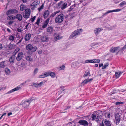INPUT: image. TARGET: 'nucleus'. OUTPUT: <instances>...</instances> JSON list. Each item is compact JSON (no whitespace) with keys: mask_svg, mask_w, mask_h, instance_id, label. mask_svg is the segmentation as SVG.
Instances as JSON below:
<instances>
[{"mask_svg":"<svg viewBox=\"0 0 126 126\" xmlns=\"http://www.w3.org/2000/svg\"><path fill=\"white\" fill-rule=\"evenodd\" d=\"M64 15L63 14L61 13L56 16L55 18V21L56 23L59 24L61 23L64 19Z\"/></svg>","mask_w":126,"mask_h":126,"instance_id":"obj_1","label":"nucleus"},{"mask_svg":"<svg viewBox=\"0 0 126 126\" xmlns=\"http://www.w3.org/2000/svg\"><path fill=\"white\" fill-rule=\"evenodd\" d=\"M82 30L81 29H78L74 31L70 36V38H71L77 35H79L82 32Z\"/></svg>","mask_w":126,"mask_h":126,"instance_id":"obj_2","label":"nucleus"},{"mask_svg":"<svg viewBox=\"0 0 126 126\" xmlns=\"http://www.w3.org/2000/svg\"><path fill=\"white\" fill-rule=\"evenodd\" d=\"M37 48L36 47H33L32 45L30 44L27 45L26 47V48L27 50L30 51L32 52H34L36 51Z\"/></svg>","mask_w":126,"mask_h":126,"instance_id":"obj_3","label":"nucleus"},{"mask_svg":"<svg viewBox=\"0 0 126 126\" xmlns=\"http://www.w3.org/2000/svg\"><path fill=\"white\" fill-rule=\"evenodd\" d=\"M58 6H60V7L62 10H63L67 7V4L66 2H64L63 1H61L58 4Z\"/></svg>","mask_w":126,"mask_h":126,"instance_id":"obj_4","label":"nucleus"},{"mask_svg":"<svg viewBox=\"0 0 126 126\" xmlns=\"http://www.w3.org/2000/svg\"><path fill=\"white\" fill-rule=\"evenodd\" d=\"M115 120L116 122V124L118 125L119 124V123L120 121L121 118L119 114L117 113L115 114Z\"/></svg>","mask_w":126,"mask_h":126,"instance_id":"obj_5","label":"nucleus"},{"mask_svg":"<svg viewBox=\"0 0 126 126\" xmlns=\"http://www.w3.org/2000/svg\"><path fill=\"white\" fill-rule=\"evenodd\" d=\"M92 120H94L95 119L96 121L97 122H98L99 121V117H100L99 115L98 114H97V115L94 114H93L92 115Z\"/></svg>","mask_w":126,"mask_h":126,"instance_id":"obj_6","label":"nucleus"},{"mask_svg":"<svg viewBox=\"0 0 126 126\" xmlns=\"http://www.w3.org/2000/svg\"><path fill=\"white\" fill-rule=\"evenodd\" d=\"M33 98V97H32L28 100H25L24 102L23 103V105H24V104H26L27 105L26 106L27 107L30 104V103L32 100H34Z\"/></svg>","mask_w":126,"mask_h":126,"instance_id":"obj_7","label":"nucleus"},{"mask_svg":"<svg viewBox=\"0 0 126 126\" xmlns=\"http://www.w3.org/2000/svg\"><path fill=\"white\" fill-rule=\"evenodd\" d=\"M23 53L22 52H19L16 58V59L18 61H20L21 60L22 58L23 57Z\"/></svg>","mask_w":126,"mask_h":126,"instance_id":"obj_8","label":"nucleus"},{"mask_svg":"<svg viewBox=\"0 0 126 126\" xmlns=\"http://www.w3.org/2000/svg\"><path fill=\"white\" fill-rule=\"evenodd\" d=\"M78 123L81 125H83L84 126L88 125V124L87 121L84 120H80L78 122Z\"/></svg>","mask_w":126,"mask_h":126,"instance_id":"obj_9","label":"nucleus"},{"mask_svg":"<svg viewBox=\"0 0 126 126\" xmlns=\"http://www.w3.org/2000/svg\"><path fill=\"white\" fill-rule=\"evenodd\" d=\"M120 48L119 46L117 47H112L110 50V51L112 53H114L117 51Z\"/></svg>","mask_w":126,"mask_h":126,"instance_id":"obj_10","label":"nucleus"},{"mask_svg":"<svg viewBox=\"0 0 126 126\" xmlns=\"http://www.w3.org/2000/svg\"><path fill=\"white\" fill-rule=\"evenodd\" d=\"M18 11L16 9H13L8 10V14H15L17 13Z\"/></svg>","mask_w":126,"mask_h":126,"instance_id":"obj_11","label":"nucleus"},{"mask_svg":"<svg viewBox=\"0 0 126 126\" xmlns=\"http://www.w3.org/2000/svg\"><path fill=\"white\" fill-rule=\"evenodd\" d=\"M93 79L92 78H91L90 79H85L81 83V86H84L85 84L92 81L93 80Z\"/></svg>","mask_w":126,"mask_h":126,"instance_id":"obj_12","label":"nucleus"},{"mask_svg":"<svg viewBox=\"0 0 126 126\" xmlns=\"http://www.w3.org/2000/svg\"><path fill=\"white\" fill-rule=\"evenodd\" d=\"M121 9H118L115 10H109L106 12L105 13H103V16L106 15L107 14L110 13L114 12H118L120 11Z\"/></svg>","mask_w":126,"mask_h":126,"instance_id":"obj_13","label":"nucleus"},{"mask_svg":"<svg viewBox=\"0 0 126 126\" xmlns=\"http://www.w3.org/2000/svg\"><path fill=\"white\" fill-rule=\"evenodd\" d=\"M31 37V35L30 33L26 34L24 37L25 40L27 41L30 40Z\"/></svg>","mask_w":126,"mask_h":126,"instance_id":"obj_14","label":"nucleus"},{"mask_svg":"<svg viewBox=\"0 0 126 126\" xmlns=\"http://www.w3.org/2000/svg\"><path fill=\"white\" fill-rule=\"evenodd\" d=\"M50 20V18H47L46 20L44 22V24L42 25V28H46L47 25Z\"/></svg>","mask_w":126,"mask_h":126,"instance_id":"obj_15","label":"nucleus"},{"mask_svg":"<svg viewBox=\"0 0 126 126\" xmlns=\"http://www.w3.org/2000/svg\"><path fill=\"white\" fill-rule=\"evenodd\" d=\"M49 14V11L48 10H46L45 11L43 16L44 18L45 19L47 18Z\"/></svg>","mask_w":126,"mask_h":126,"instance_id":"obj_16","label":"nucleus"},{"mask_svg":"<svg viewBox=\"0 0 126 126\" xmlns=\"http://www.w3.org/2000/svg\"><path fill=\"white\" fill-rule=\"evenodd\" d=\"M48 39V37L45 36H43L40 38L41 41L43 42L47 41Z\"/></svg>","mask_w":126,"mask_h":126,"instance_id":"obj_17","label":"nucleus"},{"mask_svg":"<svg viewBox=\"0 0 126 126\" xmlns=\"http://www.w3.org/2000/svg\"><path fill=\"white\" fill-rule=\"evenodd\" d=\"M16 18L18 19L19 21H21L22 18V16L20 14H18L16 15Z\"/></svg>","mask_w":126,"mask_h":126,"instance_id":"obj_18","label":"nucleus"},{"mask_svg":"<svg viewBox=\"0 0 126 126\" xmlns=\"http://www.w3.org/2000/svg\"><path fill=\"white\" fill-rule=\"evenodd\" d=\"M37 4L38 3L37 2L32 3L31 6V9L32 10H34L35 8L37 7Z\"/></svg>","mask_w":126,"mask_h":126,"instance_id":"obj_19","label":"nucleus"},{"mask_svg":"<svg viewBox=\"0 0 126 126\" xmlns=\"http://www.w3.org/2000/svg\"><path fill=\"white\" fill-rule=\"evenodd\" d=\"M7 63V61H3L0 63V67L1 68L4 67L7 64L6 63Z\"/></svg>","mask_w":126,"mask_h":126,"instance_id":"obj_20","label":"nucleus"},{"mask_svg":"<svg viewBox=\"0 0 126 126\" xmlns=\"http://www.w3.org/2000/svg\"><path fill=\"white\" fill-rule=\"evenodd\" d=\"M20 89V87L18 86L8 91V93H11L14 91L19 90Z\"/></svg>","mask_w":126,"mask_h":126,"instance_id":"obj_21","label":"nucleus"},{"mask_svg":"<svg viewBox=\"0 0 126 126\" xmlns=\"http://www.w3.org/2000/svg\"><path fill=\"white\" fill-rule=\"evenodd\" d=\"M102 30V29L101 28H97L96 29L94 30V33L96 35H97Z\"/></svg>","mask_w":126,"mask_h":126,"instance_id":"obj_22","label":"nucleus"},{"mask_svg":"<svg viewBox=\"0 0 126 126\" xmlns=\"http://www.w3.org/2000/svg\"><path fill=\"white\" fill-rule=\"evenodd\" d=\"M53 28L51 26L48 27L47 29V31L49 33H51L53 31Z\"/></svg>","mask_w":126,"mask_h":126,"instance_id":"obj_23","label":"nucleus"},{"mask_svg":"<svg viewBox=\"0 0 126 126\" xmlns=\"http://www.w3.org/2000/svg\"><path fill=\"white\" fill-rule=\"evenodd\" d=\"M104 123L107 126H111V123L110 121L109 120H107L106 119L104 120Z\"/></svg>","mask_w":126,"mask_h":126,"instance_id":"obj_24","label":"nucleus"},{"mask_svg":"<svg viewBox=\"0 0 126 126\" xmlns=\"http://www.w3.org/2000/svg\"><path fill=\"white\" fill-rule=\"evenodd\" d=\"M43 84V82H41L39 83H35L33 84L34 86L36 87H40Z\"/></svg>","mask_w":126,"mask_h":126,"instance_id":"obj_25","label":"nucleus"},{"mask_svg":"<svg viewBox=\"0 0 126 126\" xmlns=\"http://www.w3.org/2000/svg\"><path fill=\"white\" fill-rule=\"evenodd\" d=\"M15 47V45L13 44H10V43L8 45V49L12 50Z\"/></svg>","mask_w":126,"mask_h":126,"instance_id":"obj_26","label":"nucleus"},{"mask_svg":"<svg viewBox=\"0 0 126 126\" xmlns=\"http://www.w3.org/2000/svg\"><path fill=\"white\" fill-rule=\"evenodd\" d=\"M60 12V11H57L52 13L51 15V16L52 17H53L55 16L56 14Z\"/></svg>","mask_w":126,"mask_h":126,"instance_id":"obj_27","label":"nucleus"},{"mask_svg":"<svg viewBox=\"0 0 126 126\" xmlns=\"http://www.w3.org/2000/svg\"><path fill=\"white\" fill-rule=\"evenodd\" d=\"M15 39V38L12 35H10L9 38H8V40H9L13 41H14V39Z\"/></svg>","mask_w":126,"mask_h":126,"instance_id":"obj_28","label":"nucleus"},{"mask_svg":"<svg viewBox=\"0 0 126 126\" xmlns=\"http://www.w3.org/2000/svg\"><path fill=\"white\" fill-rule=\"evenodd\" d=\"M26 8V6L25 5L22 4L20 6V10L21 11H23Z\"/></svg>","mask_w":126,"mask_h":126,"instance_id":"obj_29","label":"nucleus"},{"mask_svg":"<svg viewBox=\"0 0 126 126\" xmlns=\"http://www.w3.org/2000/svg\"><path fill=\"white\" fill-rule=\"evenodd\" d=\"M26 58V60L32 62L33 60V59L31 56H27Z\"/></svg>","mask_w":126,"mask_h":126,"instance_id":"obj_30","label":"nucleus"},{"mask_svg":"<svg viewBox=\"0 0 126 126\" xmlns=\"http://www.w3.org/2000/svg\"><path fill=\"white\" fill-rule=\"evenodd\" d=\"M15 18V17L13 15L8 16V19L11 20H14Z\"/></svg>","mask_w":126,"mask_h":126,"instance_id":"obj_31","label":"nucleus"},{"mask_svg":"<svg viewBox=\"0 0 126 126\" xmlns=\"http://www.w3.org/2000/svg\"><path fill=\"white\" fill-rule=\"evenodd\" d=\"M100 60L98 59H93V63H99Z\"/></svg>","mask_w":126,"mask_h":126,"instance_id":"obj_32","label":"nucleus"},{"mask_svg":"<svg viewBox=\"0 0 126 126\" xmlns=\"http://www.w3.org/2000/svg\"><path fill=\"white\" fill-rule=\"evenodd\" d=\"M15 59L14 56H12L9 58V60L10 62H13Z\"/></svg>","mask_w":126,"mask_h":126,"instance_id":"obj_33","label":"nucleus"},{"mask_svg":"<svg viewBox=\"0 0 126 126\" xmlns=\"http://www.w3.org/2000/svg\"><path fill=\"white\" fill-rule=\"evenodd\" d=\"M31 10L30 9L27 8L25 9V13L30 15Z\"/></svg>","mask_w":126,"mask_h":126,"instance_id":"obj_34","label":"nucleus"},{"mask_svg":"<svg viewBox=\"0 0 126 126\" xmlns=\"http://www.w3.org/2000/svg\"><path fill=\"white\" fill-rule=\"evenodd\" d=\"M85 63H93V59L87 60L85 62Z\"/></svg>","mask_w":126,"mask_h":126,"instance_id":"obj_35","label":"nucleus"},{"mask_svg":"<svg viewBox=\"0 0 126 126\" xmlns=\"http://www.w3.org/2000/svg\"><path fill=\"white\" fill-rule=\"evenodd\" d=\"M126 5V2L125 1H123L119 4V5L121 7L123 6L124 5Z\"/></svg>","mask_w":126,"mask_h":126,"instance_id":"obj_36","label":"nucleus"},{"mask_svg":"<svg viewBox=\"0 0 126 126\" xmlns=\"http://www.w3.org/2000/svg\"><path fill=\"white\" fill-rule=\"evenodd\" d=\"M90 74V72L89 71H88L87 72V71H85V74L83 76V77H86L88 76L89 74Z\"/></svg>","mask_w":126,"mask_h":126,"instance_id":"obj_37","label":"nucleus"},{"mask_svg":"<svg viewBox=\"0 0 126 126\" xmlns=\"http://www.w3.org/2000/svg\"><path fill=\"white\" fill-rule=\"evenodd\" d=\"M30 15L27 14V13H25V14L23 15L24 17L25 18H29Z\"/></svg>","mask_w":126,"mask_h":126,"instance_id":"obj_38","label":"nucleus"},{"mask_svg":"<svg viewBox=\"0 0 126 126\" xmlns=\"http://www.w3.org/2000/svg\"><path fill=\"white\" fill-rule=\"evenodd\" d=\"M49 75H50L52 77L54 78L55 76V74L54 73L50 72Z\"/></svg>","mask_w":126,"mask_h":126,"instance_id":"obj_39","label":"nucleus"},{"mask_svg":"<svg viewBox=\"0 0 126 126\" xmlns=\"http://www.w3.org/2000/svg\"><path fill=\"white\" fill-rule=\"evenodd\" d=\"M109 65V64L108 63H106L105 65H104V66H102V69H104L106 68Z\"/></svg>","mask_w":126,"mask_h":126,"instance_id":"obj_40","label":"nucleus"},{"mask_svg":"<svg viewBox=\"0 0 126 126\" xmlns=\"http://www.w3.org/2000/svg\"><path fill=\"white\" fill-rule=\"evenodd\" d=\"M62 38V37H59V35L57 36H56L55 38V41H57L58 40H60Z\"/></svg>","mask_w":126,"mask_h":126,"instance_id":"obj_41","label":"nucleus"},{"mask_svg":"<svg viewBox=\"0 0 126 126\" xmlns=\"http://www.w3.org/2000/svg\"><path fill=\"white\" fill-rule=\"evenodd\" d=\"M115 74L116 75V78H118L119 76H120V74L119 73H118V72H115Z\"/></svg>","mask_w":126,"mask_h":126,"instance_id":"obj_42","label":"nucleus"},{"mask_svg":"<svg viewBox=\"0 0 126 126\" xmlns=\"http://www.w3.org/2000/svg\"><path fill=\"white\" fill-rule=\"evenodd\" d=\"M40 19L39 18H38L37 19V21L35 23V24H37L38 25H39L40 21Z\"/></svg>","mask_w":126,"mask_h":126,"instance_id":"obj_43","label":"nucleus"},{"mask_svg":"<svg viewBox=\"0 0 126 126\" xmlns=\"http://www.w3.org/2000/svg\"><path fill=\"white\" fill-rule=\"evenodd\" d=\"M44 4H42V5L40 6V7L38 8V10L39 11H40L43 8H44Z\"/></svg>","mask_w":126,"mask_h":126,"instance_id":"obj_44","label":"nucleus"},{"mask_svg":"<svg viewBox=\"0 0 126 126\" xmlns=\"http://www.w3.org/2000/svg\"><path fill=\"white\" fill-rule=\"evenodd\" d=\"M50 73V72H45L44 73V75L46 77L49 76V73Z\"/></svg>","mask_w":126,"mask_h":126,"instance_id":"obj_45","label":"nucleus"},{"mask_svg":"<svg viewBox=\"0 0 126 126\" xmlns=\"http://www.w3.org/2000/svg\"><path fill=\"white\" fill-rule=\"evenodd\" d=\"M13 114V116H14L15 115V114H14V111H12L11 112H10L9 113H8V116H10V115H11Z\"/></svg>","mask_w":126,"mask_h":126,"instance_id":"obj_46","label":"nucleus"},{"mask_svg":"<svg viewBox=\"0 0 126 126\" xmlns=\"http://www.w3.org/2000/svg\"><path fill=\"white\" fill-rule=\"evenodd\" d=\"M36 17V16H34L33 18H31L30 20L32 21V22H33L34 21L35 18Z\"/></svg>","mask_w":126,"mask_h":126,"instance_id":"obj_47","label":"nucleus"},{"mask_svg":"<svg viewBox=\"0 0 126 126\" xmlns=\"http://www.w3.org/2000/svg\"><path fill=\"white\" fill-rule=\"evenodd\" d=\"M65 66L64 65H63L62 66L60 67L59 70L64 69L65 68Z\"/></svg>","mask_w":126,"mask_h":126,"instance_id":"obj_48","label":"nucleus"},{"mask_svg":"<svg viewBox=\"0 0 126 126\" xmlns=\"http://www.w3.org/2000/svg\"><path fill=\"white\" fill-rule=\"evenodd\" d=\"M124 103L123 102H117L116 103V105H120L121 104H123Z\"/></svg>","mask_w":126,"mask_h":126,"instance_id":"obj_49","label":"nucleus"},{"mask_svg":"<svg viewBox=\"0 0 126 126\" xmlns=\"http://www.w3.org/2000/svg\"><path fill=\"white\" fill-rule=\"evenodd\" d=\"M20 50V48L18 47H17L16 48L15 50L14 51L15 52L17 53Z\"/></svg>","mask_w":126,"mask_h":126,"instance_id":"obj_50","label":"nucleus"},{"mask_svg":"<svg viewBox=\"0 0 126 126\" xmlns=\"http://www.w3.org/2000/svg\"><path fill=\"white\" fill-rule=\"evenodd\" d=\"M74 7L75 6V4H74V5H72V6H70V11L71 10H72L74 8Z\"/></svg>","mask_w":126,"mask_h":126,"instance_id":"obj_51","label":"nucleus"},{"mask_svg":"<svg viewBox=\"0 0 126 126\" xmlns=\"http://www.w3.org/2000/svg\"><path fill=\"white\" fill-rule=\"evenodd\" d=\"M126 49V44L122 48H121V50H124Z\"/></svg>","mask_w":126,"mask_h":126,"instance_id":"obj_52","label":"nucleus"},{"mask_svg":"<svg viewBox=\"0 0 126 126\" xmlns=\"http://www.w3.org/2000/svg\"><path fill=\"white\" fill-rule=\"evenodd\" d=\"M38 71V69L37 68L35 69L34 71V74H36Z\"/></svg>","mask_w":126,"mask_h":126,"instance_id":"obj_53","label":"nucleus"},{"mask_svg":"<svg viewBox=\"0 0 126 126\" xmlns=\"http://www.w3.org/2000/svg\"><path fill=\"white\" fill-rule=\"evenodd\" d=\"M46 77L44 74V75H42L39 76V77L40 78H44Z\"/></svg>","mask_w":126,"mask_h":126,"instance_id":"obj_54","label":"nucleus"},{"mask_svg":"<svg viewBox=\"0 0 126 126\" xmlns=\"http://www.w3.org/2000/svg\"><path fill=\"white\" fill-rule=\"evenodd\" d=\"M60 88L61 90L63 91L65 89H64V86H61Z\"/></svg>","mask_w":126,"mask_h":126,"instance_id":"obj_55","label":"nucleus"},{"mask_svg":"<svg viewBox=\"0 0 126 126\" xmlns=\"http://www.w3.org/2000/svg\"><path fill=\"white\" fill-rule=\"evenodd\" d=\"M17 30L19 32H20L22 31V30H21V28H17Z\"/></svg>","mask_w":126,"mask_h":126,"instance_id":"obj_56","label":"nucleus"},{"mask_svg":"<svg viewBox=\"0 0 126 126\" xmlns=\"http://www.w3.org/2000/svg\"><path fill=\"white\" fill-rule=\"evenodd\" d=\"M5 73L7 74H8V68H6L5 69Z\"/></svg>","mask_w":126,"mask_h":126,"instance_id":"obj_57","label":"nucleus"},{"mask_svg":"<svg viewBox=\"0 0 126 126\" xmlns=\"http://www.w3.org/2000/svg\"><path fill=\"white\" fill-rule=\"evenodd\" d=\"M103 63H102L101 64H99V67L100 68L101 67L103 66Z\"/></svg>","mask_w":126,"mask_h":126,"instance_id":"obj_58","label":"nucleus"},{"mask_svg":"<svg viewBox=\"0 0 126 126\" xmlns=\"http://www.w3.org/2000/svg\"><path fill=\"white\" fill-rule=\"evenodd\" d=\"M17 53L16 52L14 51L13 53V55L12 56H14V57H15V56L16 54Z\"/></svg>","mask_w":126,"mask_h":126,"instance_id":"obj_59","label":"nucleus"},{"mask_svg":"<svg viewBox=\"0 0 126 126\" xmlns=\"http://www.w3.org/2000/svg\"><path fill=\"white\" fill-rule=\"evenodd\" d=\"M24 3H26L27 1V0H21Z\"/></svg>","mask_w":126,"mask_h":126,"instance_id":"obj_60","label":"nucleus"},{"mask_svg":"<svg viewBox=\"0 0 126 126\" xmlns=\"http://www.w3.org/2000/svg\"><path fill=\"white\" fill-rule=\"evenodd\" d=\"M23 39V37H22L21 38V39L19 41V42H18L17 43L18 44L20 43L21 42V41H22V40Z\"/></svg>","mask_w":126,"mask_h":126,"instance_id":"obj_61","label":"nucleus"},{"mask_svg":"<svg viewBox=\"0 0 126 126\" xmlns=\"http://www.w3.org/2000/svg\"><path fill=\"white\" fill-rule=\"evenodd\" d=\"M3 46L1 44H0V50L2 49Z\"/></svg>","mask_w":126,"mask_h":126,"instance_id":"obj_62","label":"nucleus"},{"mask_svg":"<svg viewBox=\"0 0 126 126\" xmlns=\"http://www.w3.org/2000/svg\"><path fill=\"white\" fill-rule=\"evenodd\" d=\"M13 22V21H10L8 22V24L9 25L12 24Z\"/></svg>","mask_w":126,"mask_h":126,"instance_id":"obj_63","label":"nucleus"},{"mask_svg":"<svg viewBox=\"0 0 126 126\" xmlns=\"http://www.w3.org/2000/svg\"><path fill=\"white\" fill-rule=\"evenodd\" d=\"M110 113L108 114L107 116V117L108 118H109L110 117Z\"/></svg>","mask_w":126,"mask_h":126,"instance_id":"obj_64","label":"nucleus"}]
</instances>
